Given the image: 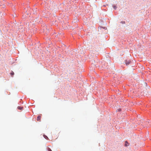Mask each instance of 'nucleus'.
<instances>
[{
  "mask_svg": "<svg viewBox=\"0 0 151 151\" xmlns=\"http://www.w3.org/2000/svg\"><path fill=\"white\" fill-rule=\"evenodd\" d=\"M48 151H52L51 150V149L50 148H48Z\"/></svg>",
  "mask_w": 151,
  "mask_h": 151,
  "instance_id": "423d86ee",
  "label": "nucleus"
},
{
  "mask_svg": "<svg viewBox=\"0 0 151 151\" xmlns=\"http://www.w3.org/2000/svg\"><path fill=\"white\" fill-rule=\"evenodd\" d=\"M46 137H45V138H46H46H48V137H47V136H46Z\"/></svg>",
  "mask_w": 151,
  "mask_h": 151,
  "instance_id": "6e6552de",
  "label": "nucleus"
},
{
  "mask_svg": "<svg viewBox=\"0 0 151 151\" xmlns=\"http://www.w3.org/2000/svg\"><path fill=\"white\" fill-rule=\"evenodd\" d=\"M121 23L123 24H124L125 23V22L124 21H122L121 22Z\"/></svg>",
  "mask_w": 151,
  "mask_h": 151,
  "instance_id": "0eeeda50",
  "label": "nucleus"
},
{
  "mask_svg": "<svg viewBox=\"0 0 151 151\" xmlns=\"http://www.w3.org/2000/svg\"><path fill=\"white\" fill-rule=\"evenodd\" d=\"M10 75H11L12 76H13V75H14V72L12 71L10 73Z\"/></svg>",
  "mask_w": 151,
  "mask_h": 151,
  "instance_id": "20e7f679",
  "label": "nucleus"
},
{
  "mask_svg": "<svg viewBox=\"0 0 151 151\" xmlns=\"http://www.w3.org/2000/svg\"><path fill=\"white\" fill-rule=\"evenodd\" d=\"M41 118V115H38L37 117V121H40V119Z\"/></svg>",
  "mask_w": 151,
  "mask_h": 151,
  "instance_id": "f03ea898",
  "label": "nucleus"
},
{
  "mask_svg": "<svg viewBox=\"0 0 151 151\" xmlns=\"http://www.w3.org/2000/svg\"><path fill=\"white\" fill-rule=\"evenodd\" d=\"M125 146H127V144H125Z\"/></svg>",
  "mask_w": 151,
  "mask_h": 151,
  "instance_id": "9d476101",
  "label": "nucleus"
},
{
  "mask_svg": "<svg viewBox=\"0 0 151 151\" xmlns=\"http://www.w3.org/2000/svg\"><path fill=\"white\" fill-rule=\"evenodd\" d=\"M17 108L20 110H22L23 108V107H21V106H18V107H17Z\"/></svg>",
  "mask_w": 151,
  "mask_h": 151,
  "instance_id": "7ed1b4c3",
  "label": "nucleus"
},
{
  "mask_svg": "<svg viewBox=\"0 0 151 151\" xmlns=\"http://www.w3.org/2000/svg\"><path fill=\"white\" fill-rule=\"evenodd\" d=\"M113 7L114 8V9H116V8H117L116 6L115 5H114L113 6Z\"/></svg>",
  "mask_w": 151,
  "mask_h": 151,
  "instance_id": "39448f33",
  "label": "nucleus"
},
{
  "mask_svg": "<svg viewBox=\"0 0 151 151\" xmlns=\"http://www.w3.org/2000/svg\"><path fill=\"white\" fill-rule=\"evenodd\" d=\"M125 146H127V144H125Z\"/></svg>",
  "mask_w": 151,
  "mask_h": 151,
  "instance_id": "1a4fd4ad",
  "label": "nucleus"
},
{
  "mask_svg": "<svg viewBox=\"0 0 151 151\" xmlns=\"http://www.w3.org/2000/svg\"><path fill=\"white\" fill-rule=\"evenodd\" d=\"M125 63L127 65H128L131 63V60H126L125 61Z\"/></svg>",
  "mask_w": 151,
  "mask_h": 151,
  "instance_id": "f257e3e1",
  "label": "nucleus"
}]
</instances>
